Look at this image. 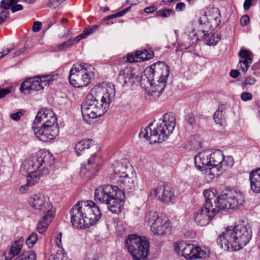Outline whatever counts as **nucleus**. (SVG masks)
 <instances>
[{"mask_svg":"<svg viewBox=\"0 0 260 260\" xmlns=\"http://www.w3.org/2000/svg\"><path fill=\"white\" fill-rule=\"evenodd\" d=\"M42 23L40 21H36L34 23L32 29L34 32H38L42 28Z\"/></svg>","mask_w":260,"mask_h":260,"instance_id":"50","label":"nucleus"},{"mask_svg":"<svg viewBox=\"0 0 260 260\" xmlns=\"http://www.w3.org/2000/svg\"><path fill=\"white\" fill-rule=\"evenodd\" d=\"M249 17L248 15H245L243 16L240 20L241 25L242 26H245L247 25L249 22Z\"/></svg>","mask_w":260,"mask_h":260,"instance_id":"53","label":"nucleus"},{"mask_svg":"<svg viewBox=\"0 0 260 260\" xmlns=\"http://www.w3.org/2000/svg\"><path fill=\"white\" fill-rule=\"evenodd\" d=\"M23 9V6L20 4L12 5L11 11L12 13H15Z\"/></svg>","mask_w":260,"mask_h":260,"instance_id":"54","label":"nucleus"},{"mask_svg":"<svg viewBox=\"0 0 260 260\" xmlns=\"http://www.w3.org/2000/svg\"><path fill=\"white\" fill-rule=\"evenodd\" d=\"M239 56L244 59H252V53L246 49H241L239 52Z\"/></svg>","mask_w":260,"mask_h":260,"instance_id":"41","label":"nucleus"},{"mask_svg":"<svg viewBox=\"0 0 260 260\" xmlns=\"http://www.w3.org/2000/svg\"><path fill=\"white\" fill-rule=\"evenodd\" d=\"M28 202L29 205L34 209L43 213L46 212L37 224L38 231L39 233L43 234L53 219L51 203L43 194L39 192L31 196Z\"/></svg>","mask_w":260,"mask_h":260,"instance_id":"7","label":"nucleus"},{"mask_svg":"<svg viewBox=\"0 0 260 260\" xmlns=\"http://www.w3.org/2000/svg\"><path fill=\"white\" fill-rule=\"evenodd\" d=\"M152 125L150 124L142 128L140 137L149 140L151 144L161 143L168 138L176 126L175 114L171 112L166 113L158 120L155 127L152 128Z\"/></svg>","mask_w":260,"mask_h":260,"instance_id":"5","label":"nucleus"},{"mask_svg":"<svg viewBox=\"0 0 260 260\" xmlns=\"http://www.w3.org/2000/svg\"><path fill=\"white\" fill-rule=\"evenodd\" d=\"M115 96L113 84L103 83L95 86L87 95L81 105L83 120L90 124L91 120L103 115L108 110Z\"/></svg>","mask_w":260,"mask_h":260,"instance_id":"1","label":"nucleus"},{"mask_svg":"<svg viewBox=\"0 0 260 260\" xmlns=\"http://www.w3.org/2000/svg\"><path fill=\"white\" fill-rule=\"evenodd\" d=\"M38 240V235L32 233L26 240L25 244L28 248H31Z\"/></svg>","mask_w":260,"mask_h":260,"instance_id":"37","label":"nucleus"},{"mask_svg":"<svg viewBox=\"0 0 260 260\" xmlns=\"http://www.w3.org/2000/svg\"><path fill=\"white\" fill-rule=\"evenodd\" d=\"M61 237H62V234L61 233H59L55 240L56 244L58 247L60 248L62 246L61 244Z\"/></svg>","mask_w":260,"mask_h":260,"instance_id":"56","label":"nucleus"},{"mask_svg":"<svg viewBox=\"0 0 260 260\" xmlns=\"http://www.w3.org/2000/svg\"><path fill=\"white\" fill-rule=\"evenodd\" d=\"M252 59L250 58L244 59L243 60H240L238 64V67L245 74L249 68L250 64L252 63Z\"/></svg>","mask_w":260,"mask_h":260,"instance_id":"36","label":"nucleus"},{"mask_svg":"<svg viewBox=\"0 0 260 260\" xmlns=\"http://www.w3.org/2000/svg\"><path fill=\"white\" fill-rule=\"evenodd\" d=\"M185 5L183 3H179L176 5V10L177 11H182L185 9Z\"/></svg>","mask_w":260,"mask_h":260,"instance_id":"58","label":"nucleus"},{"mask_svg":"<svg viewBox=\"0 0 260 260\" xmlns=\"http://www.w3.org/2000/svg\"><path fill=\"white\" fill-rule=\"evenodd\" d=\"M175 250L179 254L184 256L188 260H193L206 257L207 254L200 247L193 244L180 243L176 244Z\"/></svg>","mask_w":260,"mask_h":260,"instance_id":"15","label":"nucleus"},{"mask_svg":"<svg viewBox=\"0 0 260 260\" xmlns=\"http://www.w3.org/2000/svg\"><path fill=\"white\" fill-rule=\"evenodd\" d=\"M201 32L204 34V41L205 44L209 46H215L221 40V36L216 34H205L206 30L202 29Z\"/></svg>","mask_w":260,"mask_h":260,"instance_id":"32","label":"nucleus"},{"mask_svg":"<svg viewBox=\"0 0 260 260\" xmlns=\"http://www.w3.org/2000/svg\"><path fill=\"white\" fill-rule=\"evenodd\" d=\"M24 110H20L17 112L10 114V118L14 121H18L24 114Z\"/></svg>","mask_w":260,"mask_h":260,"instance_id":"45","label":"nucleus"},{"mask_svg":"<svg viewBox=\"0 0 260 260\" xmlns=\"http://www.w3.org/2000/svg\"><path fill=\"white\" fill-rule=\"evenodd\" d=\"M92 144V140L84 139L78 142L75 146V151L77 156H80L88 150Z\"/></svg>","mask_w":260,"mask_h":260,"instance_id":"31","label":"nucleus"},{"mask_svg":"<svg viewBox=\"0 0 260 260\" xmlns=\"http://www.w3.org/2000/svg\"><path fill=\"white\" fill-rule=\"evenodd\" d=\"M193 39H190L189 40H187V39H185L184 36L183 37V42L180 43L179 45L180 49H187L191 47L194 43V41L192 40Z\"/></svg>","mask_w":260,"mask_h":260,"instance_id":"38","label":"nucleus"},{"mask_svg":"<svg viewBox=\"0 0 260 260\" xmlns=\"http://www.w3.org/2000/svg\"><path fill=\"white\" fill-rule=\"evenodd\" d=\"M11 92V90L8 88H0V99L5 97Z\"/></svg>","mask_w":260,"mask_h":260,"instance_id":"52","label":"nucleus"},{"mask_svg":"<svg viewBox=\"0 0 260 260\" xmlns=\"http://www.w3.org/2000/svg\"><path fill=\"white\" fill-rule=\"evenodd\" d=\"M185 39H187V40H189L190 39H193L192 40L194 41V43L199 40V36L196 32L195 29H192L191 31L190 32L188 35H185Z\"/></svg>","mask_w":260,"mask_h":260,"instance_id":"46","label":"nucleus"},{"mask_svg":"<svg viewBox=\"0 0 260 260\" xmlns=\"http://www.w3.org/2000/svg\"><path fill=\"white\" fill-rule=\"evenodd\" d=\"M94 199L97 202L106 204L111 212L118 214L121 211L125 195L117 186L107 184L100 186L95 190Z\"/></svg>","mask_w":260,"mask_h":260,"instance_id":"6","label":"nucleus"},{"mask_svg":"<svg viewBox=\"0 0 260 260\" xmlns=\"http://www.w3.org/2000/svg\"><path fill=\"white\" fill-rule=\"evenodd\" d=\"M37 124V126L34 127L32 123V128L35 136L41 141L47 142L54 139L58 134V127L56 125L47 126L43 124Z\"/></svg>","mask_w":260,"mask_h":260,"instance_id":"17","label":"nucleus"},{"mask_svg":"<svg viewBox=\"0 0 260 260\" xmlns=\"http://www.w3.org/2000/svg\"><path fill=\"white\" fill-rule=\"evenodd\" d=\"M74 43V41L72 39H69L67 41L64 42L58 46V49L59 51H63L66 50L67 48L72 46Z\"/></svg>","mask_w":260,"mask_h":260,"instance_id":"40","label":"nucleus"},{"mask_svg":"<svg viewBox=\"0 0 260 260\" xmlns=\"http://www.w3.org/2000/svg\"><path fill=\"white\" fill-rule=\"evenodd\" d=\"M153 194L159 200L165 203H169L176 198L173 188L165 184L157 186L153 190Z\"/></svg>","mask_w":260,"mask_h":260,"instance_id":"21","label":"nucleus"},{"mask_svg":"<svg viewBox=\"0 0 260 260\" xmlns=\"http://www.w3.org/2000/svg\"><path fill=\"white\" fill-rule=\"evenodd\" d=\"M66 0H49L48 7L51 9H55Z\"/></svg>","mask_w":260,"mask_h":260,"instance_id":"43","label":"nucleus"},{"mask_svg":"<svg viewBox=\"0 0 260 260\" xmlns=\"http://www.w3.org/2000/svg\"><path fill=\"white\" fill-rule=\"evenodd\" d=\"M145 221L150 224L151 231L154 235L163 236L171 230L169 219L159 216L156 212L151 211L146 213Z\"/></svg>","mask_w":260,"mask_h":260,"instance_id":"10","label":"nucleus"},{"mask_svg":"<svg viewBox=\"0 0 260 260\" xmlns=\"http://www.w3.org/2000/svg\"><path fill=\"white\" fill-rule=\"evenodd\" d=\"M230 74L232 77L236 78L237 77H238L239 75V72L237 70H232L231 71Z\"/></svg>","mask_w":260,"mask_h":260,"instance_id":"60","label":"nucleus"},{"mask_svg":"<svg viewBox=\"0 0 260 260\" xmlns=\"http://www.w3.org/2000/svg\"><path fill=\"white\" fill-rule=\"evenodd\" d=\"M12 3L10 0H2L0 4V10L7 11L11 9Z\"/></svg>","mask_w":260,"mask_h":260,"instance_id":"42","label":"nucleus"},{"mask_svg":"<svg viewBox=\"0 0 260 260\" xmlns=\"http://www.w3.org/2000/svg\"><path fill=\"white\" fill-rule=\"evenodd\" d=\"M125 245L133 260H145L149 252V241L145 237L129 235L125 240Z\"/></svg>","mask_w":260,"mask_h":260,"instance_id":"9","label":"nucleus"},{"mask_svg":"<svg viewBox=\"0 0 260 260\" xmlns=\"http://www.w3.org/2000/svg\"><path fill=\"white\" fill-rule=\"evenodd\" d=\"M28 186H30L29 184H27V183L26 185H22L19 188V191L21 193H24L28 190Z\"/></svg>","mask_w":260,"mask_h":260,"instance_id":"61","label":"nucleus"},{"mask_svg":"<svg viewBox=\"0 0 260 260\" xmlns=\"http://www.w3.org/2000/svg\"><path fill=\"white\" fill-rule=\"evenodd\" d=\"M252 237V230L249 224L243 221L234 226H229L220 234L217 242L225 251L239 250L245 246Z\"/></svg>","mask_w":260,"mask_h":260,"instance_id":"2","label":"nucleus"},{"mask_svg":"<svg viewBox=\"0 0 260 260\" xmlns=\"http://www.w3.org/2000/svg\"><path fill=\"white\" fill-rule=\"evenodd\" d=\"M241 99L243 101H247L252 99V95L248 92H243L241 94Z\"/></svg>","mask_w":260,"mask_h":260,"instance_id":"48","label":"nucleus"},{"mask_svg":"<svg viewBox=\"0 0 260 260\" xmlns=\"http://www.w3.org/2000/svg\"><path fill=\"white\" fill-rule=\"evenodd\" d=\"M94 68L87 63H76L70 71L69 80L77 88L86 87L90 84L94 76Z\"/></svg>","mask_w":260,"mask_h":260,"instance_id":"8","label":"nucleus"},{"mask_svg":"<svg viewBox=\"0 0 260 260\" xmlns=\"http://www.w3.org/2000/svg\"><path fill=\"white\" fill-rule=\"evenodd\" d=\"M205 203L203 207L213 217L220 211L225 210L220 196H216V190L207 189L203 192Z\"/></svg>","mask_w":260,"mask_h":260,"instance_id":"13","label":"nucleus"},{"mask_svg":"<svg viewBox=\"0 0 260 260\" xmlns=\"http://www.w3.org/2000/svg\"><path fill=\"white\" fill-rule=\"evenodd\" d=\"M24 241L23 238L21 237L18 240L14 241V243L10 247L8 255L6 257L7 259L11 260L20 253Z\"/></svg>","mask_w":260,"mask_h":260,"instance_id":"30","label":"nucleus"},{"mask_svg":"<svg viewBox=\"0 0 260 260\" xmlns=\"http://www.w3.org/2000/svg\"><path fill=\"white\" fill-rule=\"evenodd\" d=\"M114 180L117 182L121 188L127 191L134 189L136 186V177L133 174L132 170L127 172L124 175L120 176V178H116Z\"/></svg>","mask_w":260,"mask_h":260,"instance_id":"23","label":"nucleus"},{"mask_svg":"<svg viewBox=\"0 0 260 260\" xmlns=\"http://www.w3.org/2000/svg\"><path fill=\"white\" fill-rule=\"evenodd\" d=\"M139 2L138 0H127L126 3L128 5H130L131 6L136 5Z\"/></svg>","mask_w":260,"mask_h":260,"instance_id":"63","label":"nucleus"},{"mask_svg":"<svg viewBox=\"0 0 260 260\" xmlns=\"http://www.w3.org/2000/svg\"><path fill=\"white\" fill-rule=\"evenodd\" d=\"M211 150H205L198 153L194 157V161L197 169L199 170L209 167L212 165Z\"/></svg>","mask_w":260,"mask_h":260,"instance_id":"25","label":"nucleus"},{"mask_svg":"<svg viewBox=\"0 0 260 260\" xmlns=\"http://www.w3.org/2000/svg\"><path fill=\"white\" fill-rule=\"evenodd\" d=\"M34 127L38 124H43L47 126L56 125L57 118L54 113L51 109H42L37 113L36 118L33 122Z\"/></svg>","mask_w":260,"mask_h":260,"instance_id":"19","label":"nucleus"},{"mask_svg":"<svg viewBox=\"0 0 260 260\" xmlns=\"http://www.w3.org/2000/svg\"><path fill=\"white\" fill-rule=\"evenodd\" d=\"M152 67L146 68L141 76L140 83L142 88L147 91L148 94L153 99H157L162 93L158 89V85L152 73Z\"/></svg>","mask_w":260,"mask_h":260,"instance_id":"12","label":"nucleus"},{"mask_svg":"<svg viewBox=\"0 0 260 260\" xmlns=\"http://www.w3.org/2000/svg\"><path fill=\"white\" fill-rule=\"evenodd\" d=\"M211 161L212 165L218 167L224 171L230 168L234 163L232 156H224L222 152L219 150L212 152Z\"/></svg>","mask_w":260,"mask_h":260,"instance_id":"20","label":"nucleus"},{"mask_svg":"<svg viewBox=\"0 0 260 260\" xmlns=\"http://www.w3.org/2000/svg\"><path fill=\"white\" fill-rule=\"evenodd\" d=\"M137 79V76L131 68H125L119 73L118 80L123 87L132 85Z\"/></svg>","mask_w":260,"mask_h":260,"instance_id":"24","label":"nucleus"},{"mask_svg":"<svg viewBox=\"0 0 260 260\" xmlns=\"http://www.w3.org/2000/svg\"><path fill=\"white\" fill-rule=\"evenodd\" d=\"M223 208L225 210H236L242 206L245 202L244 196L240 192L226 190L220 195Z\"/></svg>","mask_w":260,"mask_h":260,"instance_id":"14","label":"nucleus"},{"mask_svg":"<svg viewBox=\"0 0 260 260\" xmlns=\"http://www.w3.org/2000/svg\"><path fill=\"white\" fill-rule=\"evenodd\" d=\"M251 0H245L243 8L244 10H247L249 9L251 5Z\"/></svg>","mask_w":260,"mask_h":260,"instance_id":"59","label":"nucleus"},{"mask_svg":"<svg viewBox=\"0 0 260 260\" xmlns=\"http://www.w3.org/2000/svg\"><path fill=\"white\" fill-rule=\"evenodd\" d=\"M154 56V52L151 49H141L134 54H128L126 58L129 62H142L149 60Z\"/></svg>","mask_w":260,"mask_h":260,"instance_id":"26","label":"nucleus"},{"mask_svg":"<svg viewBox=\"0 0 260 260\" xmlns=\"http://www.w3.org/2000/svg\"><path fill=\"white\" fill-rule=\"evenodd\" d=\"M9 16V13L5 10H0V24L3 23Z\"/></svg>","mask_w":260,"mask_h":260,"instance_id":"47","label":"nucleus"},{"mask_svg":"<svg viewBox=\"0 0 260 260\" xmlns=\"http://www.w3.org/2000/svg\"><path fill=\"white\" fill-rule=\"evenodd\" d=\"M131 9V6H129L127 8H126L124 10H123L121 11H120V14H121V16H123L124 15H125L127 12L129 11Z\"/></svg>","mask_w":260,"mask_h":260,"instance_id":"64","label":"nucleus"},{"mask_svg":"<svg viewBox=\"0 0 260 260\" xmlns=\"http://www.w3.org/2000/svg\"><path fill=\"white\" fill-rule=\"evenodd\" d=\"M11 49L8 48L6 50L0 52V59L2 58L6 55L8 54L11 51Z\"/></svg>","mask_w":260,"mask_h":260,"instance_id":"62","label":"nucleus"},{"mask_svg":"<svg viewBox=\"0 0 260 260\" xmlns=\"http://www.w3.org/2000/svg\"><path fill=\"white\" fill-rule=\"evenodd\" d=\"M101 216L99 208L92 201H80L71 210V222L76 228L83 229L95 223Z\"/></svg>","mask_w":260,"mask_h":260,"instance_id":"4","label":"nucleus"},{"mask_svg":"<svg viewBox=\"0 0 260 260\" xmlns=\"http://www.w3.org/2000/svg\"><path fill=\"white\" fill-rule=\"evenodd\" d=\"M88 36L86 35V32H85V30H84L83 32L80 35H79L78 36L76 37L75 40H73L74 41H76L77 42L80 41L82 39L85 38L87 37Z\"/></svg>","mask_w":260,"mask_h":260,"instance_id":"55","label":"nucleus"},{"mask_svg":"<svg viewBox=\"0 0 260 260\" xmlns=\"http://www.w3.org/2000/svg\"><path fill=\"white\" fill-rule=\"evenodd\" d=\"M112 173L111 174V178L113 180L120 178V176L131 172L133 170L132 167L129 165L126 159H122L115 161L112 165Z\"/></svg>","mask_w":260,"mask_h":260,"instance_id":"22","label":"nucleus"},{"mask_svg":"<svg viewBox=\"0 0 260 260\" xmlns=\"http://www.w3.org/2000/svg\"><path fill=\"white\" fill-rule=\"evenodd\" d=\"M251 190L254 193L260 192V168L251 171L249 175Z\"/></svg>","mask_w":260,"mask_h":260,"instance_id":"29","label":"nucleus"},{"mask_svg":"<svg viewBox=\"0 0 260 260\" xmlns=\"http://www.w3.org/2000/svg\"><path fill=\"white\" fill-rule=\"evenodd\" d=\"M54 157L48 151L40 150L36 156L26 159L22 164L20 170L28 172L27 184L34 185L42 176L49 174L53 164Z\"/></svg>","mask_w":260,"mask_h":260,"instance_id":"3","label":"nucleus"},{"mask_svg":"<svg viewBox=\"0 0 260 260\" xmlns=\"http://www.w3.org/2000/svg\"><path fill=\"white\" fill-rule=\"evenodd\" d=\"M36 258V254L32 250L24 252L15 260H35Z\"/></svg>","mask_w":260,"mask_h":260,"instance_id":"35","label":"nucleus"},{"mask_svg":"<svg viewBox=\"0 0 260 260\" xmlns=\"http://www.w3.org/2000/svg\"><path fill=\"white\" fill-rule=\"evenodd\" d=\"M52 77L50 75L41 78L35 77L25 80L21 84L20 91L25 95L32 94L34 92L41 90L53 82Z\"/></svg>","mask_w":260,"mask_h":260,"instance_id":"11","label":"nucleus"},{"mask_svg":"<svg viewBox=\"0 0 260 260\" xmlns=\"http://www.w3.org/2000/svg\"><path fill=\"white\" fill-rule=\"evenodd\" d=\"M186 121L190 125H193L195 123V119L192 114H188L186 116Z\"/></svg>","mask_w":260,"mask_h":260,"instance_id":"51","label":"nucleus"},{"mask_svg":"<svg viewBox=\"0 0 260 260\" xmlns=\"http://www.w3.org/2000/svg\"><path fill=\"white\" fill-rule=\"evenodd\" d=\"M99 27V25H95L92 26L91 27H87L84 29L85 32H86V35L88 36L90 35H91L94 32H95Z\"/></svg>","mask_w":260,"mask_h":260,"instance_id":"49","label":"nucleus"},{"mask_svg":"<svg viewBox=\"0 0 260 260\" xmlns=\"http://www.w3.org/2000/svg\"><path fill=\"white\" fill-rule=\"evenodd\" d=\"M174 11L170 9H164L156 12V15L159 17H168L173 15Z\"/></svg>","mask_w":260,"mask_h":260,"instance_id":"39","label":"nucleus"},{"mask_svg":"<svg viewBox=\"0 0 260 260\" xmlns=\"http://www.w3.org/2000/svg\"><path fill=\"white\" fill-rule=\"evenodd\" d=\"M256 82V80L254 78L251 76L247 77L244 81L242 82L241 85L243 87H245L247 85H252Z\"/></svg>","mask_w":260,"mask_h":260,"instance_id":"44","label":"nucleus"},{"mask_svg":"<svg viewBox=\"0 0 260 260\" xmlns=\"http://www.w3.org/2000/svg\"><path fill=\"white\" fill-rule=\"evenodd\" d=\"M102 159L99 156L95 154L92 155L88 159L86 164H82L81 168V173L84 174L86 177H90V175L87 174L86 171H91L94 173L99 169V166L102 163Z\"/></svg>","mask_w":260,"mask_h":260,"instance_id":"27","label":"nucleus"},{"mask_svg":"<svg viewBox=\"0 0 260 260\" xmlns=\"http://www.w3.org/2000/svg\"><path fill=\"white\" fill-rule=\"evenodd\" d=\"M224 109L223 106H221L214 114L215 122L220 126L223 125L225 123V117L224 116L225 112L223 111Z\"/></svg>","mask_w":260,"mask_h":260,"instance_id":"34","label":"nucleus"},{"mask_svg":"<svg viewBox=\"0 0 260 260\" xmlns=\"http://www.w3.org/2000/svg\"><path fill=\"white\" fill-rule=\"evenodd\" d=\"M156 8L155 6H151L145 8L144 11L146 13H151L156 10Z\"/></svg>","mask_w":260,"mask_h":260,"instance_id":"57","label":"nucleus"},{"mask_svg":"<svg viewBox=\"0 0 260 260\" xmlns=\"http://www.w3.org/2000/svg\"><path fill=\"white\" fill-rule=\"evenodd\" d=\"M220 11L217 8L209 7L199 21L201 25H205L210 28H216L220 23Z\"/></svg>","mask_w":260,"mask_h":260,"instance_id":"18","label":"nucleus"},{"mask_svg":"<svg viewBox=\"0 0 260 260\" xmlns=\"http://www.w3.org/2000/svg\"><path fill=\"white\" fill-rule=\"evenodd\" d=\"M200 171L204 172V173L207 180H211L219 175V172L222 170L220 168L211 165L209 167L203 168Z\"/></svg>","mask_w":260,"mask_h":260,"instance_id":"33","label":"nucleus"},{"mask_svg":"<svg viewBox=\"0 0 260 260\" xmlns=\"http://www.w3.org/2000/svg\"><path fill=\"white\" fill-rule=\"evenodd\" d=\"M213 217L203 207L194 212L193 215L194 220L201 226L208 224Z\"/></svg>","mask_w":260,"mask_h":260,"instance_id":"28","label":"nucleus"},{"mask_svg":"<svg viewBox=\"0 0 260 260\" xmlns=\"http://www.w3.org/2000/svg\"><path fill=\"white\" fill-rule=\"evenodd\" d=\"M152 73L158 85V89L164 91L167 83L168 78L170 75L169 66L162 61H159L151 66Z\"/></svg>","mask_w":260,"mask_h":260,"instance_id":"16","label":"nucleus"}]
</instances>
